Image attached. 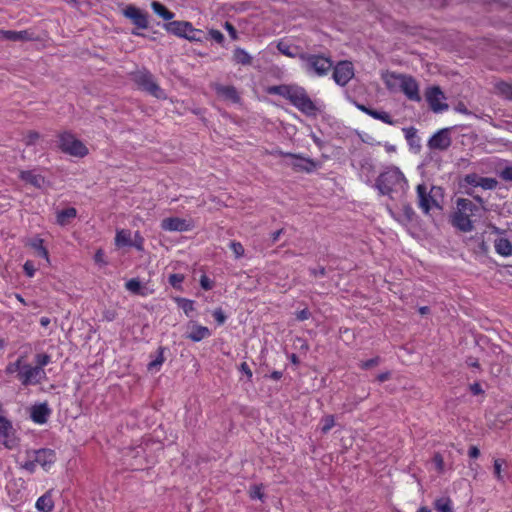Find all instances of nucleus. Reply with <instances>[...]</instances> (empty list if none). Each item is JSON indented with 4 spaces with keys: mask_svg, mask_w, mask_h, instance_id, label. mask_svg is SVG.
Returning <instances> with one entry per match:
<instances>
[{
    "mask_svg": "<svg viewBox=\"0 0 512 512\" xmlns=\"http://www.w3.org/2000/svg\"><path fill=\"white\" fill-rule=\"evenodd\" d=\"M266 91L270 95H278L285 98L306 116L315 117L318 114L319 110L316 104L301 86L281 84L269 86Z\"/></svg>",
    "mask_w": 512,
    "mask_h": 512,
    "instance_id": "1",
    "label": "nucleus"
},
{
    "mask_svg": "<svg viewBox=\"0 0 512 512\" xmlns=\"http://www.w3.org/2000/svg\"><path fill=\"white\" fill-rule=\"evenodd\" d=\"M5 372L8 375L15 374V378L24 387L39 385L47 378L45 371H39L23 355L19 356L14 362L8 363Z\"/></svg>",
    "mask_w": 512,
    "mask_h": 512,
    "instance_id": "2",
    "label": "nucleus"
},
{
    "mask_svg": "<svg viewBox=\"0 0 512 512\" xmlns=\"http://www.w3.org/2000/svg\"><path fill=\"white\" fill-rule=\"evenodd\" d=\"M56 461L57 454L54 449H27L25 451V460L20 464V468L31 474L36 471L37 467H41L44 471L48 472L55 465Z\"/></svg>",
    "mask_w": 512,
    "mask_h": 512,
    "instance_id": "3",
    "label": "nucleus"
},
{
    "mask_svg": "<svg viewBox=\"0 0 512 512\" xmlns=\"http://www.w3.org/2000/svg\"><path fill=\"white\" fill-rule=\"evenodd\" d=\"M480 208L467 198H458L456 210L451 215V224L462 232H471L474 224L471 217L479 212Z\"/></svg>",
    "mask_w": 512,
    "mask_h": 512,
    "instance_id": "4",
    "label": "nucleus"
},
{
    "mask_svg": "<svg viewBox=\"0 0 512 512\" xmlns=\"http://www.w3.org/2000/svg\"><path fill=\"white\" fill-rule=\"evenodd\" d=\"M299 58L304 63L307 73L319 77L326 76L333 67L331 58L324 55L300 53Z\"/></svg>",
    "mask_w": 512,
    "mask_h": 512,
    "instance_id": "5",
    "label": "nucleus"
},
{
    "mask_svg": "<svg viewBox=\"0 0 512 512\" xmlns=\"http://www.w3.org/2000/svg\"><path fill=\"white\" fill-rule=\"evenodd\" d=\"M58 147L63 153L78 158H83L89 153L86 145L68 131L58 134Z\"/></svg>",
    "mask_w": 512,
    "mask_h": 512,
    "instance_id": "6",
    "label": "nucleus"
},
{
    "mask_svg": "<svg viewBox=\"0 0 512 512\" xmlns=\"http://www.w3.org/2000/svg\"><path fill=\"white\" fill-rule=\"evenodd\" d=\"M132 79L141 90L156 98H164L163 90L155 82L153 75L148 70L135 72Z\"/></svg>",
    "mask_w": 512,
    "mask_h": 512,
    "instance_id": "7",
    "label": "nucleus"
},
{
    "mask_svg": "<svg viewBox=\"0 0 512 512\" xmlns=\"http://www.w3.org/2000/svg\"><path fill=\"white\" fill-rule=\"evenodd\" d=\"M20 439L12 422L4 416H0V444L8 450L16 449Z\"/></svg>",
    "mask_w": 512,
    "mask_h": 512,
    "instance_id": "8",
    "label": "nucleus"
},
{
    "mask_svg": "<svg viewBox=\"0 0 512 512\" xmlns=\"http://www.w3.org/2000/svg\"><path fill=\"white\" fill-rule=\"evenodd\" d=\"M403 175L398 170H388L376 179V187L382 195H389L394 187L402 181Z\"/></svg>",
    "mask_w": 512,
    "mask_h": 512,
    "instance_id": "9",
    "label": "nucleus"
},
{
    "mask_svg": "<svg viewBox=\"0 0 512 512\" xmlns=\"http://www.w3.org/2000/svg\"><path fill=\"white\" fill-rule=\"evenodd\" d=\"M164 29L177 37L187 39L191 42L202 41L201 37L189 35L187 31H192V24L188 21H171L164 24Z\"/></svg>",
    "mask_w": 512,
    "mask_h": 512,
    "instance_id": "10",
    "label": "nucleus"
},
{
    "mask_svg": "<svg viewBox=\"0 0 512 512\" xmlns=\"http://www.w3.org/2000/svg\"><path fill=\"white\" fill-rule=\"evenodd\" d=\"M332 77L338 85L345 86L354 77V67L352 62H338L333 68Z\"/></svg>",
    "mask_w": 512,
    "mask_h": 512,
    "instance_id": "11",
    "label": "nucleus"
},
{
    "mask_svg": "<svg viewBox=\"0 0 512 512\" xmlns=\"http://www.w3.org/2000/svg\"><path fill=\"white\" fill-rule=\"evenodd\" d=\"M452 144L450 130L443 128L434 133L428 140L427 146L430 150L446 151Z\"/></svg>",
    "mask_w": 512,
    "mask_h": 512,
    "instance_id": "12",
    "label": "nucleus"
},
{
    "mask_svg": "<svg viewBox=\"0 0 512 512\" xmlns=\"http://www.w3.org/2000/svg\"><path fill=\"white\" fill-rule=\"evenodd\" d=\"M425 97L429 107L434 112H441L448 108V105L442 102L445 99V96L438 86L427 88Z\"/></svg>",
    "mask_w": 512,
    "mask_h": 512,
    "instance_id": "13",
    "label": "nucleus"
},
{
    "mask_svg": "<svg viewBox=\"0 0 512 512\" xmlns=\"http://www.w3.org/2000/svg\"><path fill=\"white\" fill-rule=\"evenodd\" d=\"M123 15L139 29L149 27L148 14L134 5H128L123 10Z\"/></svg>",
    "mask_w": 512,
    "mask_h": 512,
    "instance_id": "14",
    "label": "nucleus"
},
{
    "mask_svg": "<svg viewBox=\"0 0 512 512\" xmlns=\"http://www.w3.org/2000/svg\"><path fill=\"white\" fill-rule=\"evenodd\" d=\"M399 79L401 91L405 94V96L411 101H421L419 85L417 81L412 76L406 75H401Z\"/></svg>",
    "mask_w": 512,
    "mask_h": 512,
    "instance_id": "15",
    "label": "nucleus"
},
{
    "mask_svg": "<svg viewBox=\"0 0 512 512\" xmlns=\"http://www.w3.org/2000/svg\"><path fill=\"white\" fill-rule=\"evenodd\" d=\"M278 154L282 157H289V158L295 159L296 161L292 163V167L295 171H298V172L302 171V172L310 173L317 166L316 162L313 159L305 158V157L301 156L300 154H294L291 152H283V151H279Z\"/></svg>",
    "mask_w": 512,
    "mask_h": 512,
    "instance_id": "16",
    "label": "nucleus"
},
{
    "mask_svg": "<svg viewBox=\"0 0 512 512\" xmlns=\"http://www.w3.org/2000/svg\"><path fill=\"white\" fill-rule=\"evenodd\" d=\"M160 226L164 231L170 232H186L193 228V225L190 222L179 217L165 218L161 221Z\"/></svg>",
    "mask_w": 512,
    "mask_h": 512,
    "instance_id": "17",
    "label": "nucleus"
},
{
    "mask_svg": "<svg viewBox=\"0 0 512 512\" xmlns=\"http://www.w3.org/2000/svg\"><path fill=\"white\" fill-rule=\"evenodd\" d=\"M50 414H51V409L48 407V404L40 403V404L34 405L31 408L30 417L34 423L43 425L48 421Z\"/></svg>",
    "mask_w": 512,
    "mask_h": 512,
    "instance_id": "18",
    "label": "nucleus"
},
{
    "mask_svg": "<svg viewBox=\"0 0 512 512\" xmlns=\"http://www.w3.org/2000/svg\"><path fill=\"white\" fill-rule=\"evenodd\" d=\"M214 90L216 94L224 100H229L233 103L240 102V96L236 88L232 85L215 84Z\"/></svg>",
    "mask_w": 512,
    "mask_h": 512,
    "instance_id": "19",
    "label": "nucleus"
},
{
    "mask_svg": "<svg viewBox=\"0 0 512 512\" xmlns=\"http://www.w3.org/2000/svg\"><path fill=\"white\" fill-rule=\"evenodd\" d=\"M210 336V330L206 326H202L197 323H193L191 326H189V331L186 334V338L193 342H200Z\"/></svg>",
    "mask_w": 512,
    "mask_h": 512,
    "instance_id": "20",
    "label": "nucleus"
},
{
    "mask_svg": "<svg viewBox=\"0 0 512 512\" xmlns=\"http://www.w3.org/2000/svg\"><path fill=\"white\" fill-rule=\"evenodd\" d=\"M0 37L8 41H32L34 40L33 33L28 30L12 31V30H1Z\"/></svg>",
    "mask_w": 512,
    "mask_h": 512,
    "instance_id": "21",
    "label": "nucleus"
},
{
    "mask_svg": "<svg viewBox=\"0 0 512 512\" xmlns=\"http://www.w3.org/2000/svg\"><path fill=\"white\" fill-rule=\"evenodd\" d=\"M417 196L419 207L423 210V212L428 213L432 205L435 204V200L427 192V188L425 185L420 184L417 186Z\"/></svg>",
    "mask_w": 512,
    "mask_h": 512,
    "instance_id": "22",
    "label": "nucleus"
},
{
    "mask_svg": "<svg viewBox=\"0 0 512 512\" xmlns=\"http://www.w3.org/2000/svg\"><path fill=\"white\" fill-rule=\"evenodd\" d=\"M27 246L34 250L35 254L43 258L47 265L51 264L49 251L44 246V240L40 237H34L27 242Z\"/></svg>",
    "mask_w": 512,
    "mask_h": 512,
    "instance_id": "23",
    "label": "nucleus"
},
{
    "mask_svg": "<svg viewBox=\"0 0 512 512\" xmlns=\"http://www.w3.org/2000/svg\"><path fill=\"white\" fill-rule=\"evenodd\" d=\"M19 178L35 188H41L45 183V178L42 175L35 173L33 170L20 171Z\"/></svg>",
    "mask_w": 512,
    "mask_h": 512,
    "instance_id": "24",
    "label": "nucleus"
},
{
    "mask_svg": "<svg viewBox=\"0 0 512 512\" xmlns=\"http://www.w3.org/2000/svg\"><path fill=\"white\" fill-rule=\"evenodd\" d=\"M54 501L52 491L49 490L40 496L35 503V507L39 512H52L54 509Z\"/></svg>",
    "mask_w": 512,
    "mask_h": 512,
    "instance_id": "25",
    "label": "nucleus"
},
{
    "mask_svg": "<svg viewBox=\"0 0 512 512\" xmlns=\"http://www.w3.org/2000/svg\"><path fill=\"white\" fill-rule=\"evenodd\" d=\"M494 248L497 254L508 257L512 255V244L507 238H498L495 240Z\"/></svg>",
    "mask_w": 512,
    "mask_h": 512,
    "instance_id": "26",
    "label": "nucleus"
},
{
    "mask_svg": "<svg viewBox=\"0 0 512 512\" xmlns=\"http://www.w3.org/2000/svg\"><path fill=\"white\" fill-rule=\"evenodd\" d=\"M77 216V210L74 207L63 209L57 213L56 221L60 226H66L71 219Z\"/></svg>",
    "mask_w": 512,
    "mask_h": 512,
    "instance_id": "27",
    "label": "nucleus"
},
{
    "mask_svg": "<svg viewBox=\"0 0 512 512\" xmlns=\"http://www.w3.org/2000/svg\"><path fill=\"white\" fill-rule=\"evenodd\" d=\"M151 8L154 11L155 14H157L159 17L163 18L164 20L170 21L174 18L175 14L168 10L166 6H164L162 3L158 1H152Z\"/></svg>",
    "mask_w": 512,
    "mask_h": 512,
    "instance_id": "28",
    "label": "nucleus"
},
{
    "mask_svg": "<svg viewBox=\"0 0 512 512\" xmlns=\"http://www.w3.org/2000/svg\"><path fill=\"white\" fill-rule=\"evenodd\" d=\"M115 245L117 247L131 246V232L126 229H121L116 232Z\"/></svg>",
    "mask_w": 512,
    "mask_h": 512,
    "instance_id": "29",
    "label": "nucleus"
},
{
    "mask_svg": "<svg viewBox=\"0 0 512 512\" xmlns=\"http://www.w3.org/2000/svg\"><path fill=\"white\" fill-rule=\"evenodd\" d=\"M233 60L237 64L250 65L252 63L251 55L243 48L237 47L233 52Z\"/></svg>",
    "mask_w": 512,
    "mask_h": 512,
    "instance_id": "30",
    "label": "nucleus"
},
{
    "mask_svg": "<svg viewBox=\"0 0 512 512\" xmlns=\"http://www.w3.org/2000/svg\"><path fill=\"white\" fill-rule=\"evenodd\" d=\"M434 508L437 512H454L453 502L449 497H441L434 501Z\"/></svg>",
    "mask_w": 512,
    "mask_h": 512,
    "instance_id": "31",
    "label": "nucleus"
},
{
    "mask_svg": "<svg viewBox=\"0 0 512 512\" xmlns=\"http://www.w3.org/2000/svg\"><path fill=\"white\" fill-rule=\"evenodd\" d=\"M125 288L133 294L147 296V292L143 290L141 282L137 278H132L125 283Z\"/></svg>",
    "mask_w": 512,
    "mask_h": 512,
    "instance_id": "32",
    "label": "nucleus"
},
{
    "mask_svg": "<svg viewBox=\"0 0 512 512\" xmlns=\"http://www.w3.org/2000/svg\"><path fill=\"white\" fill-rule=\"evenodd\" d=\"M277 49L279 52L287 57L295 58L299 57V54L297 53V48L293 47L292 45L285 43L283 41H280L277 44Z\"/></svg>",
    "mask_w": 512,
    "mask_h": 512,
    "instance_id": "33",
    "label": "nucleus"
},
{
    "mask_svg": "<svg viewBox=\"0 0 512 512\" xmlns=\"http://www.w3.org/2000/svg\"><path fill=\"white\" fill-rule=\"evenodd\" d=\"M164 361H165L164 348L159 347L158 354H157L156 358L148 364L147 368L150 372L158 371L160 369V367L162 366V364L164 363Z\"/></svg>",
    "mask_w": 512,
    "mask_h": 512,
    "instance_id": "34",
    "label": "nucleus"
},
{
    "mask_svg": "<svg viewBox=\"0 0 512 512\" xmlns=\"http://www.w3.org/2000/svg\"><path fill=\"white\" fill-rule=\"evenodd\" d=\"M35 366L39 371H45L44 368L51 363V356L47 353H38L35 355Z\"/></svg>",
    "mask_w": 512,
    "mask_h": 512,
    "instance_id": "35",
    "label": "nucleus"
},
{
    "mask_svg": "<svg viewBox=\"0 0 512 512\" xmlns=\"http://www.w3.org/2000/svg\"><path fill=\"white\" fill-rule=\"evenodd\" d=\"M264 485L263 484H254V485H251L250 488H249V491H248V494H249V497L252 499V500H263L264 499Z\"/></svg>",
    "mask_w": 512,
    "mask_h": 512,
    "instance_id": "36",
    "label": "nucleus"
},
{
    "mask_svg": "<svg viewBox=\"0 0 512 512\" xmlns=\"http://www.w3.org/2000/svg\"><path fill=\"white\" fill-rule=\"evenodd\" d=\"M498 185V181L495 178L481 177L479 187L484 190H494Z\"/></svg>",
    "mask_w": 512,
    "mask_h": 512,
    "instance_id": "37",
    "label": "nucleus"
},
{
    "mask_svg": "<svg viewBox=\"0 0 512 512\" xmlns=\"http://www.w3.org/2000/svg\"><path fill=\"white\" fill-rule=\"evenodd\" d=\"M497 88L502 96L512 101V84L501 82L497 85Z\"/></svg>",
    "mask_w": 512,
    "mask_h": 512,
    "instance_id": "38",
    "label": "nucleus"
},
{
    "mask_svg": "<svg viewBox=\"0 0 512 512\" xmlns=\"http://www.w3.org/2000/svg\"><path fill=\"white\" fill-rule=\"evenodd\" d=\"M405 138L408 141V143L413 146L415 144V141H419V138L417 136V129L414 127H409L403 129Z\"/></svg>",
    "mask_w": 512,
    "mask_h": 512,
    "instance_id": "39",
    "label": "nucleus"
},
{
    "mask_svg": "<svg viewBox=\"0 0 512 512\" xmlns=\"http://www.w3.org/2000/svg\"><path fill=\"white\" fill-rule=\"evenodd\" d=\"M229 247L232 250V252L234 253L235 258L239 259L244 256L245 249L240 242L231 241Z\"/></svg>",
    "mask_w": 512,
    "mask_h": 512,
    "instance_id": "40",
    "label": "nucleus"
},
{
    "mask_svg": "<svg viewBox=\"0 0 512 512\" xmlns=\"http://www.w3.org/2000/svg\"><path fill=\"white\" fill-rule=\"evenodd\" d=\"M323 426L321 428L322 433H328L335 425V420L333 415H327L322 419Z\"/></svg>",
    "mask_w": 512,
    "mask_h": 512,
    "instance_id": "41",
    "label": "nucleus"
},
{
    "mask_svg": "<svg viewBox=\"0 0 512 512\" xmlns=\"http://www.w3.org/2000/svg\"><path fill=\"white\" fill-rule=\"evenodd\" d=\"M481 176L476 173L465 175L464 182L473 187H479Z\"/></svg>",
    "mask_w": 512,
    "mask_h": 512,
    "instance_id": "42",
    "label": "nucleus"
},
{
    "mask_svg": "<svg viewBox=\"0 0 512 512\" xmlns=\"http://www.w3.org/2000/svg\"><path fill=\"white\" fill-rule=\"evenodd\" d=\"M40 138V134L36 131H29L24 137V143L27 146L34 145L36 141Z\"/></svg>",
    "mask_w": 512,
    "mask_h": 512,
    "instance_id": "43",
    "label": "nucleus"
},
{
    "mask_svg": "<svg viewBox=\"0 0 512 512\" xmlns=\"http://www.w3.org/2000/svg\"><path fill=\"white\" fill-rule=\"evenodd\" d=\"M23 270L27 277H29V278L34 277V275L36 273V268H35L33 261L27 260L23 265Z\"/></svg>",
    "mask_w": 512,
    "mask_h": 512,
    "instance_id": "44",
    "label": "nucleus"
},
{
    "mask_svg": "<svg viewBox=\"0 0 512 512\" xmlns=\"http://www.w3.org/2000/svg\"><path fill=\"white\" fill-rule=\"evenodd\" d=\"M131 246L135 247L138 251L144 250V238L138 231L134 235Z\"/></svg>",
    "mask_w": 512,
    "mask_h": 512,
    "instance_id": "45",
    "label": "nucleus"
},
{
    "mask_svg": "<svg viewBox=\"0 0 512 512\" xmlns=\"http://www.w3.org/2000/svg\"><path fill=\"white\" fill-rule=\"evenodd\" d=\"M168 280L171 286H173L174 288H178L180 287V284L183 282L184 276L182 274L174 273L169 276Z\"/></svg>",
    "mask_w": 512,
    "mask_h": 512,
    "instance_id": "46",
    "label": "nucleus"
},
{
    "mask_svg": "<svg viewBox=\"0 0 512 512\" xmlns=\"http://www.w3.org/2000/svg\"><path fill=\"white\" fill-rule=\"evenodd\" d=\"M379 362H380V358L379 357H374V358L362 361L361 364H360V367L363 370H368V369H370V368H372L374 366H377L379 364Z\"/></svg>",
    "mask_w": 512,
    "mask_h": 512,
    "instance_id": "47",
    "label": "nucleus"
},
{
    "mask_svg": "<svg viewBox=\"0 0 512 512\" xmlns=\"http://www.w3.org/2000/svg\"><path fill=\"white\" fill-rule=\"evenodd\" d=\"M499 177L505 182H512V166L503 168L499 173Z\"/></svg>",
    "mask_w": 512,
    "mask_h": 512,
    "instance_id": "48",
    "label": "nucleus"
},
{
    "mask_svg": "<svg viewBox=\"0 0 512 512\" xmlns=\"http://www.w3.org/2000/svg\"><path fill=\"white\" fill-rule=\"evenodd\" d=\"M213 318L218 323V325H223L226 321V315L224 314L223 310L221 308H217L212 313Z\"/></svg>",
    "mask_w": 512,
    "mask_h": 512,
    "instance_id": "49",
    "label": "nucleus"
},
{
    "mask_svg": "<svg viewBox=\"0 0 512 512\" xmlns=\"http://www.w3.org/2000/svg\"><path fill=\"white\" fill-rule=\"evenodd\" d=\"M179 301L181 302L180 306L186 315H188L191 311L194 310V301L184 298L180 299Z\"/></svg>",
    "mask_w": 512,
    "mask_h": 512,
    "instance_id": "50",
    "label": "nucleus"
},
{
    "mask_svg": "<svg viewBox=\"0 0 512 512\" xmlns=\"http://www.w3.org/2000/svg\"><path fill=\"white\" fill-rule=\"evenodd\" d=\"M503 460L495 459L493 463L494 475L498 480H502V464Z\"/></svg>",
    "mask_w": 512,
    "mask_h": 512,
    "instance_id": "51",
    "label": "nucleus"
},
{
    "mask_svg": "<svg viewBox=\"0 0 512 512\" xmlns=\"http://www.w3.org/2000/svg\"><path fill=\"white\" fill-rule=\"evenodd\" d=\"M433 462L436 466V469L439 473H442L444 470V459L440 453H436L433 457Z\"/></svg>",
    "mask_w": 512,
    "mask_h": 512,
    "instance_id": "52",
    "label": "nucleus"
},
{
    "mask_svg": "<svg viewBox=\"0 0 512 512\" xmlns=\"http://www.w3.org/2000/svg\"><path fill=\"white\" fill-rule=\"evenodd\" d=\"M377 120H380L388 125L394 124V120L392 119L391 115L385 111H379Z\"/></svg>",
    "mask_w": 512,
    "mask_h": 512,
    "instance_id": "53",
    "label": "nucleus"
},
{
    "mask_svg": "<svg viewBox=\"0 0 512 512\" xmlns=\"http://www.w3.org/2000/svg\"><path fill=\"white\" fill-rule=\"evenodd\" d=\"M209 35H210L211 39H213L215 42H217L219 44H222L224 41V35L219 30L211 29L209 31Z\"/></svg>",
    "mask_w": 512,
    "mask_h": 512,
    "instance_id": "54",
    "label": "nucleus"
},
{
    "mask_svg": "<svg viewBox=\"0 0 512 512\" xmlns=\"http://www.w3.org/2000/svg\"><path fill=\"white\" fill-rule=\"evenodd\" d=\"M311 317V312L308 308H304L296 312V319L298 321H305Z\"/></svg>",
    "mask_w": 512,
    "mask_h": 512,
    "instance_id": "55",
    "label": "nucleus"
},
{
    "mask_svg": "<svg viewBox=\"0 0 512 512\" xmlns=\"http://www.w3.org/2000/svg\"><path fill=\"white\" fill-rule=\"evenodd\" d=\"M117 312L114 309H108L103 312V319L107 322H111L116 319Z\"/></svg>",
    "mask_w": 512,
    "mask_h": 512,
    "instance_id": "56",
    "label": "nucleus"
},
{
    "mask_svg": "<svg viewBox=\"0 0 512 512\" xmlns=\"http://www.w3.org/2000/svg\"><path fill=\"white\" fill-rule=\"evenodd\" d=\"M224 28L229 33V35L232 39H234V40L237 39V37H238L237 30L230 22H225Z\"/></svg>",
    "mask_w": 512,
    "mask_h": 512,
    "instance_id": "57",
    "label": "nucleus"
},
{
    "mask_svg": "<svg viewBox=\"0 0 512 512\" xmlns=\"http://www.w3.org/2000/svg\"><path fill=\"white\" fill-rule=\"evenodd\" d=\"M239 369L241 372H243L247 376L248 380H251L253 373H252V370L250 369L249 365L246 362H242L240 364Z\"/></svg>",
    "mask_w": 512,
    "mask_h": 512,
    "instance_id": "58",
    "label": "nucleus"
},
{
    "mask_svg": "<svg viewBox=\"0 0 512 512\" xmlns=\"http://www.w3.org/2000/svg\"><path fill=\"white\" fill-rule=\"evenodd\" d=\"M200 285L204 290H210L213 287L211 280L205 275L201 277Z\"/></svg>",
    "mask_w": 512,
    "mask_h": 512,
    "instance_id": "59",
    "label": "nucleus"
},
{
    "mask_svg": "<svg viewBox=\"0 0 512 512\" xmlns=\"http://www.w3.org/2000/svg\"><path fill=\"white\" fill-rule=\"evenodd\" d=\"M470 391L473 395H480L484 393V390L482 389L480 383L475 382L470 385Z\"/></svg>",
    "mask_w": 512,
    "mask_h": 512,
    "instance_id": "60",
    "label": "nucleus"
},
{
    "mask_svg": "<svg viewBox=\"0 0 512 512\" xmlns=\"http://www.w3.org/2000/svg\"><path fill=\"white\" fill-rule=\"evenodd\" d=\"M468 455L470 458L476 459L480 455V450L478 449L477 446H471L468 450Z\"/></svg>",
    "mask_w": 512,
    "mask_h": 512,
    "instance_id": "61",
    "label": "nucleus"
},
{
    "mask_svg": "<svg viewBox=\"0 0 512 512\" xmlns=\"http://www.w3.org/2000/svg\"><path fill=\"white\" fill-rule=\"evenodd\" d=\"M390 376H391L390 372H383V373H380V374L377 376V380H378L379 382H385V381H387V380H389V379H390Z\"/></svg>",
    "mask_w": 512,
    "mask_h": 512,
    "instance_id": "62",
    "label": "nucleus"
},
{
    "mask_svg": "<svg viewBox=\"0 0 512 512\" xmlns=\"http://www.w3.org/2000/svg\"><path fill=\"white\" fill-rule=\"evenodd\" d=\"M282 376H283V374H282V372H281V371H277V370H275V371L271 372V374H270V376H269V377H270L272 380L278 381V380H280V379L282 378Z\"/></svg>",
    "mask_w": 512,
    "mask_h": 512,
    "instance_id": "63",
    "label": "nucleus"
},
{
    "mask_svg": "<svg viewBox=\"0 0 512 512\" xmlns=\"http://www.w3.org/2000/svg\"><path fill=\"white\" fill-rule=\"evenodd\" d=\"M311 138L319 148L323 147V141L316 134L312 133Z\"/></svg>",
    "mask_w": 512,
    "mask_h": 512,
    "instance_id": "64",
    "label": "nucleus"
}]
</instances>
